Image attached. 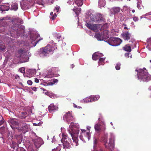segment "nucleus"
I'll list each match as a JSON object with an SVG mask.
<instances>
[{
  "instance_id": "obj_1",
  "label": "nucleus",
  "mask_w": 151,
  "mask_h": 151,
  "mask_svg": "<svg viewBox=\"0 0 151 151\" xmlns=\"http://www.w3.org/2000/svg\"><path fill=\"white\" fill-rule=\"evenodd\" d=\"M68 131L73 140L72 145L74 146H77L78 145V137L79 131V129L74 125V123L71 122L69 126Z\"/></svg>"
},
{
  "instance_id": "obj_2",
  "label": "nucleus",
  "mask_w": 151,
  "mask_h": 151,
  "mask_svg": "<svg viewBox=\"0 0 151 151\" xmlns=\"http://www.w3.org/2000/svg\"><path fill=\"white\" fill-rule=\"evenodd\" d=\"M54 48L50 45H48L45 47L40 49L39 51V55L40 57H44L48 56L49 54L53 53Z\"/></svg>"
},
{
  "instance_id": "obj_3",
  "label": "nucleus",
  "mask_w": 151,
  "mask_h": 151,
  "mask_svg": "<svg viewBox=\"0 0 151 151\" xmlns=\"http://www.w3.org/2000/svg\"><path fill=\"white\" fill-rule=\"evenodd\" d=\"M137 72V76L139 79L142 80L143 81H147L151 80V77L148 75V73L145 69L136 70Z\"/></svg>"
},
{
  "instance_id": "obj_4",
  "label": "nucleus",
  "mask_w": 151,
  "mask_h": 151,
  "mask_svg": "<svg viewBox=\"0 0 151 151\" xmlns=\"http://www.w3.org/2000/svg\"><path fill=\"white\" fill-rule=\"evenodd\" d=\"M24 27L22 25L15 24L12 27L11 29V33L13 34L12 32L16 33L17 36L22 35L24 32Z\"/></svg>"
},
{
  "instance_id": "obj_5",
  "label": "nucleus",
  "mask_w": 151,
  "mask_h": 151,
  "mask_svg": "<svg viewBox=\"0 0 151 151\" xmlns=\"http://www.w3.org/2000/svg\"><path fill=\"white\" fill-rule=\"evenodd\" d=\"M61 142L63 144V148L65 150L68 148L70 147V143L71 142V139L68 138L67 134H62V138Z\"/></svg>"
},
{
  "instance_id": "obj_6",
  "label": "nucleus",
  "mask_w": 151,
  "mask_h": 151,
  "mask_svg": "<svg viewBox=\"0 0 151 151\" xmlns=\"http://www.w3.org/2000/svg\"><path fill=\"white\" fill-rule=\"evenodd\" d=\"M122 42V40L120 38L114 37H111L108 40V43L110 45L114 46L119 45Z\"/></svg>"
},
{
  "instance_id": "obj_7",
  "label": "nucleus",
  "mask_w": 151,
  "mask_h": 151,
  "mask_svg": "<svg viewBox=\"0 0 151 151\" xmlns=\"http://www.w3.org/2000/svg\"><path fill=\"white\" fill-rule=\"evenodd\" d=\"M110 136L108 145H107L106 143L105 144V145L106 148L112 150L114 148V136L112 134H110Z\"/></svg>"
},
{
  "instance_id": "obj_8",
  "label": "nucleus",
  "mask_w": 151,
  "mask_h": 151,
  "mask_svg": "<svg viewBox=\"0 0 151 151\" xmlns=\"http://www.w3.org/2000/svg\"><path fill=\"white\" fill-rule=\"evenodd\" d=\"M20 126L21 127H19L17 128L19 132L25 134L28 131L29 127V125L28 124L24 122H22L20 124Z\"/></svg>"
},
{
  "instance_id": "obj_9",
  "label": "nucleus",
  "mask_w": 151,
  "mask_h": 151,
  "mask_svg": "<svg viewBox=\"0 0 151 151\" xmlns=\"http://www.w3.org/2000/svg\"><path fill=\"white\" fill-rule=\"evenodd\" d=\"M8 122L12 129L15 128L17 129L19 123L16 119L11 118L8 120Z\"/></svg>"
},
{
  "instance_id": "obj_10",
  "label": "nucleus",
  "mask_w": 151,
  "mask_h": 151,
  "mask_svg": "<svg viewBox=\"0 0 151 151\" xmlns=\"http://www.w3.org/2000/svg\"><path fill=\"white\" fill-rule=\"evenodd\" d=\"M100 24H91L89 23L86 24V26L89 29L94 32H96L99 29V27Z\"/></svg>"
},
{
  "instance_id": "obj_11",
  "label": "nucleus",
  "mask_w": 151,
  "mask_h": 151,
  "mask_svg": "<svg viewBox=\"0 0 151 151\" xmlns=\"http://www.w3.org/2000/svg\"><path fill=\"white\" fill-rule=\"evenodd\" d=\"M63 119L66 120L68 122H70L73 120V117L72 114L69 112L65 113L63 116Z\"/></svg>"
},
{
  "instance_id": "obj_12",
  "label": "nucleus",
  "mask_w": 151,
  "mask_h": 151,
  "mask_svg": "<svg viewBox=\"0 0 151 151\" xmlns=\"http://www.w3.org/2000/svg\"><path fill=\"white\" fill-rule=\"evenodd\" d=\"M122 38L124 40L128 41L130 39L131 35L129 32L126 31L121 34Z\"/></svg>"
},
{
  "instance_id": "obj_13",
  "label": "nucleus",
  "mask_w": 151,
  "mask_h": 151,
  "mask_svg": "<svg viewBox=\"0 0 151 151\" xmlns=\"http://www.w3.org/2000/svg\"><path fill=\"white\" fill-rule=\"evenodd\" d=\"M91 20L92 21L99 23V21H104L105 19L102 15L99 14L96 17L95 19H91Z\"/></svg>"
},
{
  "instance_id": "obj_14",
  "label": "nucleus",
  "mask_w": 151,
  "mask_h": 151,
  "mask_svg": "<svg viewBox=\"0 0 151 151\" xmlns=\"http://www.w3.org/2000/svg\"><path fill=\"white\" fill-rule=\"evenodd\" d=\"M120 9L119 7H114L110 9V12L111 14L115 15L119 13Z\"/></svg>"
},
{
  "instance_id": "obj_15",
  "label": "nucleus",
  "mask_w": 151,
  "mask_h": 151,
  "mask_svg": "<svg viewBox=\"0 0 151 151\" xmlns=\"http://www.w3.org/2000/svg\"><path fill=\"white\" fill-rule=\"evenodd\" d=\"M42 142L41 140H36L34 141V145L35 147L38 149L42 144Z\"/></svg>"
},
{
  "instance_id": "obj_16",
  "label": "nucleus",
  "mask_w": 151,
  "mask_h": 151,
  "mask_svg": "<svg viewBox=\"0 0 151 151\" xmlns=\"http://www.w3.org/2000/svg\"><path fill=\"white\" fill-rule=\"evenodd\" d=\"M58 107L55 106L53 104H51L48 106V109L50 113H52L53 111L57 110Z\"/></svg>"
},
{
  "instance_id": "obj_17",
  "label": "nucleus",
  "mask_w": 151,
  "mask_h": 151,
  "mask_svg": "<svg viewBox=\"0 0 151 151\" xmlns=\"http://www.w3.org/2000/svg\"><path fill=\"white\" fill-rule=\"evenodd\" d=\"M103 55L102 53H99L98 52H95L92 55V59L93 60H96L100 58L101 56H103Z\"/></svg>"
},
{
  "instance_id": "obj_18",
  "label": "nucleus",
  "mask_w": 151,
  "mask_h": 151,
  "mask_svg": "<svg viewBox=\"0 0 151 151\" xmlns=\"http://www.w3.org/2000/svg\"><path fill=\"white\" fill-rule=\"evenodd\" d=\"M95 37L98 40L101 41L103 40V36L101 33L100 32L96 33Z\"/></svg>"
},
{
  "instance_id": "obj_19",
  "label": "nucleus",
  "mask_w": 151,
  "mask_h": 151,
  "mask_svg": "<svg viewBox=\"0 0 151 151\" xmlns=\"http://www.w3.org/2000/svg\"><path fill=\"white\" fill-rule=\"evenodd\" d=\"M24 52V50L22 48L19 49L16 54V56L18 58L21 57L22 55Z\"/></svg>"
},
{
  "instance_id": "obj_20",
  "label": "nucleus",
  "mask_w": 151,
  "mask_h": 151,
  "mask_svg": "<svg viewBox=\"0 0 151 151\" xmlns=\"http://www.w3.org/2000/svg\"><path fill=\"white\" fill-rule=\"evenodd\" d=\"M82 134H84V135H86V136L85 137V138H87L89 140L90 139L91 137V133L90 131L88 132H86V130L84 129L81 130Z\"/></svg>"
},
{
  "instance_id": "obj_21",
  "label": "nucleus",
  "mask_w": 151,
  "mask_h": 151,
  "mask_svg": "<svg viewBox=\"0 0 151 151\" xmlns=\"http://www.w3.org/2000/svg\"><path fill=\"white\" fill-rule=\"evenodd\" d=\"M73 10L77 16L78 17L81 13V9L80 8H76L75 7V8L73 9Z\"/></svg>"
},
{
  "instance_id": "obj_22",
  "label": "nucleus",
  "mask_w": 151,
  "mask_h": 151,
  "mask_svg": "<svg viewBox=\"0 0 151 151\" xmlns=\"http://www.w3.org/2000/svg\"><path fill=\"white\" fill-rule=\"evenodd\" d=\"M123 49L124 50L127 52H130L131 51V47L129 44L125 45L123 47Z\"/></svg>"
},
{
  "instance_id": "obj_23",
  "label": "nucleus",
  "mask_w": 151,
  "mask_h": 151,
  "mask_svg": "<svg viewBox=\"0 0 151 151\" xmlns=\"http://www.w3.org/2000/svg\"><path fill=\"white\" fill-rule=\"evenodd\" d=\"M18 5L17 3H13L11 5V9L16 11L18 8Z\"/></svg>"
},
{
  "instance_id": "obj_24",
  "label": "nucleus",
  "mask_w": 151,
  "mask_h": 151,
  "mask_svg": "<svg viewBox=\"0 0 151 151\" xmlns=\"http://www.w3.org/2000/svg\"><path fill=\"white\" fill-rule=\"evenodd\" d=\"M92 96H90L89 97H87L84 99V101L85 102H91L93 101V99H92Z\"/></svg>"
},
{
  "instance_id": "obj_25",
  "label": "nucleus",
  "mask_w": 151,
  "mask_h": 151,
  "mask_svg": "<svg viewBox=\"0 0 151 151\" xmlns=\"http://www.w3.org/2000/svg\"><path fill=\"white\" fill-rule=\"evenodd\" d=\"M27 114V113L25 111L22 112L21 113L19 118L21 119H24L26 117V115Z\"/></svg>"
},
{
  "instance_id": "obj_26",
  "label": "nucleus",
  "mask_w": 151,
  "mask_h": 151,
  "mask_svg": "<svg viewBox=\"0 0 151 151\" xmlns=\"http://www.w3.org/2000/svg\"><path fill=\"white\" fill-rule=\"evenodd\" d=\"M100 126L101 125L100 124H95L94 126L95 130L98 132H99L101 130Z\"/></svg>"
},
{
  "instance_id": "obj_27",
  "label": "nucleus",
  "mask_w": 151,
  "mask_h": 151,
  "mask_svg": "<svg viewBox=\"0 0 151 151\" xmlns=\"http://www.w3.org/2000/svg\"><path fill=\"white\" fill-rule=\"evenodd\" d=\"M0 6V8L2 9L1 10L4 11L5 10H8L10 8L9 6L5 5H1Z\"/></svg>"
},
{
  "instance_id": "obj_28",
  "label": "nucleus",
  "mask_w": 151,
  "mask_h": 151,
  "mask_svg": "<svg viewBox=\"0 0 151 151\" xmlns=\"http://www.w3.org/2000/svg\"><path fill=\"white\" fill-rule=\"evenodd\" d=\"M75 2L78 6H81L83 4L82 0H75Z\"/></svg>"
},
{
  "instance_id": "obj_29",
  "label": "nucleus",
  "mask_w": 151,
  "mask_h": 151,
  "mask_svg": "<svg viewBox=\"0 0 151 151\" xmlns=\"http://www.w3.org/2000/svg\"><path fill=\"white\" fill-rule=\"evenodd\" d=\"M7 131L6 129L3 127L0 128V133L2 134L5 133Z\"/></svg>"
},
{
  "instance_id": "obj_30",
  "label": "nucleus",
  "mask_w": 151,
  "mask_h": 151,
  "mask_svg": "<svg viewBox=\"0 0 151 151\" xmlns=\"http://www.w3.org/2000/svg\"><path fill=\"white\" fill-rule=\"evenodd\" d=\"M50 14L51 16L50 17V18L52 19V20L55 19L56 17L57 14H56L54 13L53 15V13L52 12H50Z\"/></svg>"
},
{
  "instance_id": "obj_31",
  "label": "nucleus",
  "mask_w": 151,
  "mask_h": 151,
  "mask_svg": "<svg viewBox=\"0 0 151 151\" xmlns=\"http://www.w3.org/2000/svg\"><path fill=\"white\" fill-rule=\"evenodd\" d=\"M17 139L19 140V143H20L22 141V137L21 136L18 135H15Z\"/></svg>"
},
{
  "instance_id": "obj_32",
  "label": "nucleus",
  "mask_w": 151,
  "mask_h": 151,
  "mask_svg": "<svg viewBox=\"0 0 151 151\" xmlns=\"http://www.w3.org/2000/svg\"><path fill=\"white\" fill-rule=\"evenodd\" d=\"M92 99H93V101H95L98 100L100 98V96L98 95H96L95 96H92Z\"/></svg>"
},
{
  "instance_id": "obj_33",
  "label": "nucleus",
  "mask_w": 151,
  "mask_h": 151,
  "mask_svg": "<svg viewBox=\"0 0 151 151\" xmlns=\"http://www.w3.org/2000/svg\"><path fill=\"white\" fill-rule=\"evenodd\" d=\"M6 48V46L4 45H0V52H3L4 51Z\"/></svg>"
},
{
  "instance_id": "obj_34",
  "label": "nucleus",
  "mask_w": 151,
  "mask_h": 151,
  "mask_svg": "<svg viewBox=\"0 0 151 151\" xmlns=\"http://www.w3.org/2000/svg\"><path fill=\"white\" fill-rule=\"evenodd\" d=\"M18 147H17V151H26V150L23 147H19V146L18 145Z\"/></svg>"
},
{
  "instance_id": "obj_35",
  "label": "nucleus",
  "mask_w": 151,
  "mask_h": 151,
  "mask_svg": "<svg viewBox=\"0 0 151 151\" xmlns=\"http://www.w3.org/2000/svg\"><path fill=\"white\" fill-rule=\"evenodd\" d=\"M21 7L22 9L24 10L26 9L27 6L26 4H21Z\"/></svg>"
},
{
  "instance_id": "obj_36",
  "label": "nucleus",
  "mask_w": 151,
  "mask_h": 151,
  "mask_svg": "<svg viewBox=\"0 0 151 151\" xmlns=\"http://www.w3.org/2000/svg\"><path fill=\"white\" fill-rule=\"evenodd\" d=\"M7 137L9 139L11 140L12 139L13 136L12 134L9 132H8Z\"/></svg>"
},
{
  "instance_id": "obj_37",
  "label": "nucleus",
  "mask_w": 151,
  "mask_h": 151,
  "mask_svg": "<svg viewBox=\"0 0 151 151\" xmlns=\"http://www.w3.org/2000/svg\"><path fill=\"white\" fill-rule=\"evenodd\" d=\"M121 64L120 63H118L115 66V68L116 70H119L120 69Z\"/></svg>"
},
{
  "instance_id": "obj_38",
  "label": "nucleus",
  "mask_w": 151,
  "mask_h": 151,
  "mask_svg": "<svg viewBox=\"0 0 151 151\" xmlns=\"http://www.w3.org/2000/svg\"><path fill=\"white\" fill-rule=\"evenodd\" d=\"M61 150L60 146H58L56 149H54L52 150V151H60Z\"/></svg>"
},
{
  "instance_id": "obj_39",
  "label": "nucleus",
  "mask_w": 151,
  "mask_h": 151,
  "mask_svg": "<svg viewBox=\"0 0 151 151\" xmlns=\"http://www.w3.org/2000/svg\"><path fill=\"white\" fill-rule=\"evenodd\" d=\"M19 70L22 73H25V69L24 68H20Z\"/></svg>"
},
{
  "instance_id": "obj_40",
  "label": "nucleus",
  "mask_w": 151,
  "mask_h": 151,
  "mask_svg": "<svg viewBox=\"0 0 151 151\" xmlns=\"http://www.w3.org/2000/svg\"><path fill=\"white\" fill-rule=\"evenodd\" d=\"M133 20L134 21L136 22L139 19L137 17H134L133 18Z\"/></svg>"
},
{
  "instance_id": "obj_41",
  "label": "nucleus",
  "mask_w": 151,
  "mask_h": 151,
  "mask_svg": "<svg viewBox=\"0 0 151 151\" xmlns=\"http://www.w3.org/2000/svg\"><path fill=\"white\" fill-rule=\"evenodd\" d=\"M27 83L29 85H31L32 84V81L31 80H28L27 81Z\"/></svg>"
},
{
  "instance_id": "obj_42",
  "label": "nucleus",
  "mask_w": 151,
  "mask_h": 151,
  "mask_svg": "<svg viewBox=\"0 0 151 151\" xmlns=\"http://www.w3.org/2000/svg\"><path fill=\"white\" fill-rule=\"evenodd\" d=\"M4 122V120L3 118H2V119L0 121V126L2 124H3Z\"/></svg>"
},
{
  "instance_id": "obj_43",
  "label": "nucleus",
  "mask_w": 151,
  "mask_h": 151,
  "mask_svg": "<svg viewBox=\"0 0 151 151\" xmlns=\"http://www.w3.org/2000/svg\"><path fill=\"white\" fill-rule=\"evenodd\" d=\"M104 60L105 59L104 58H101L99 59V62L101 63L102 62H103Z\"/></svg>"
},
{
  "instance_id": "obj_44",
  "label": "nucleus",
  "mask_w": 151,
  "mask_h": 151,
  "mask_svg": "<svg viewBox=\"0 0 151 151\" xmlns=\"http://www.w3.org/2000/svg\"><path fill=\"white\" fill-rule=\"evenodd\" d=\"M80 138L81 140L83 141L84 142L85 141V139L83 137V136L82 134H81V135L80 136Z\"/></svg>"
},
{
  "instance_id": "obj_45",
  "label": "nucleus",
  "mask_w": 151,
  "mask_h": 151,
  "mask_svg": "<svg viewBox=\"0 0 151 151\" xmlns=\"http://www.w3.org/2000/svg\"><path fill=\"white\" fill-rule=\"evenodd\" d=\"M129 53H125L124 54V55L125 57H127V58H129Z\"/></svg>"
},
{
  "instance_id": "obj_46",
  "label": "nucleus",
  "mask_w": 151,
  "mask_h": 151,
  "mask_svg": "<svg viewBox=\"0 0 151 151\" xmlns=\"http://www.w3.org/2000/svg\"><path fill=\"white\" fill-rule=\"evenodd\" d=\"M60 9V7L59 6H58L57 7H55V10H56L57 11V12H58L59 11V10Z\"/></svg>"
},
{
  "instance_id": "obj_47",
  "label": "nucleus",
  "mask_w": 151,
  "mask_h": 151,
  "mask_svg": "<svg viewBox=\"0 0 151 151\" xmlns=\"http://www.w3.org/2000/svg\"><path fill=\"white\" fill-rule=\"evenodd\" d=\"M135 41V40L133 38H131L130 40L129 41V42H131L132 43H133Z\"/></svg>"
},
{
  "instance_id": "obj_48",
  "label": "nucleus",
  "mask_w": 151,
  "mask_h": 151,
  "mask_svg": "<svg viewBox=\"0 0 151 151\" xmlns=\"http://www.w3.org/2000/svg\"><path fill=\"white\" fill-rule=\"evenodd\" d=\"M39 80L38 79L35 78V81L36 83H38L39 82Z\"/></svg>"
},
{
  "instance_id": "obj_49",
  "label": "nucleus",
  "mask_w": 151,
  "mask_h": 151,
  "mask_svg": "<svg viewBox=\"0 0 151 151\" xmlns=\"http://www.w3.org/2000/svg\"><path fill=\"white\" fill-rule=\"evenodd\" d=\"M37 88L34 87L32 88V90L34 91H36Z\"/></svg>"
},
{
  "instance_id": "obj_50",
  "label": "nucleus",
  "mask_w": 151,
  "mask_h": 151,
  "mask_svg": "<svg viewBox=\"0 0 151 151\" xmlns=\"http://www.w3.org/2000/svg\"><path fill=\"white\" fill-rule=\"evenodd\" d=\"M53 82L54 83H56L58 82V80L56 79H54L53 80Z\"/></svg>"
},
{
  "instance_id": "obj_51",
  "label": "nucleus",
  "mask_w": 151,
  "mask_h": 151,
  "mask_svg": "<svg viewBox=\"0 0 151 151\" xmlns=\"http://www.w3.org/2000/svg\"><path fill=\"white\" fill-rule=\"evenodd\" d=\"M97 140L96 139H95L94 141V144H96L97 143Z\"/></svg>"
},
{
  "instance_id": "obj_52",
  "label": "nucleus",
  "mask_w": 151,
  "mask_h": 151,
  "mask_svg": "<svg viewBox=\"0 0 151 151\" xmlns=\"http://www.w3.org/2000/svg\"><path fill=\"white\" fill-rule=\"evenodd\" d=\"M45 94L47 95H49V93L48 92H45Z\"/></svg>"
},
{
  "instance_id": "obj_53",
  "label": "nucleus",
  "mask_w": 151,
  "mask_h": 151,
  "mask_svg": "<svg viewBox=\"0 0 151 151\" xmlns=\"http://www.w3.org/2000/svg\"><path fill=\"white\" fill-rule=\"evenodd\" d=\"M56 37H57V38L58 39H60L61 36L58 35Z\"/></svg>"
},
{
  "instance_id": "obj_54",
  "label": "nucleus",
  "mask_w": 151,
  "mask_h": 151,
  "mask_svg": "<svg viewBox=\"0 0 151 151\" xmlns=\"http://www.w3.org/2000/svg\"><path fill=\"white\" fill-rule=\"evenodd\" d=\"M73 0H69V1H68V2H67V3H69V4H70V3L71 2V1H73Z\"/></svg>"
},
{
  "instance_id": "obj_55",
  "label": "nucleus",
  "mask_w": 151,
  "mask_h": 151,
  "mask_svg": "<svg viewBox=\"0 0 151 151\" xmlns=\"http://www.w3.org/2000/svg\"><path fill=\"white\" fill-rule=\"evenodd\" d=\"M75 66V65L74 64H72L71 65V67L72 68H73Z\"/></svg>"
},
{
  "instance_id": "obj_56",
  "label": "nucleus",
  "mask_w": 151,
  "mask_h": 151,
  "mask_svg": "<svg viewBox=\"0 0 151 151\" xmlns=\"http://www.w3.org/2000/svg\"><path fill=\"white\" fill-rule=\"evenodd\" d=\"M19 20L20 21V22H18V23H20V24H22L23 23V21H21L20 19H19Z\"/></svg>"
},
{
  "instance_id": "obj_57",
  "label": "nucleus",
  "mask_w": 151,
  "mask_h": 151,
  "mask_svg": "<svg viewBox=\"0 0 151 151\" xmlns=\"http://www.w3.org/2000/svg\"><path fill=\"white\" fill-rule=\"evenodd\" d=\"M124 29H128V28L127 27H124Z\"/></svg>"
},
{
  "instance_id": "obj_58",
  "label": "nucleus",
  "mask_w": 151,
  "mask_h": 151,
  "mask_svg": "<svg viewBox=\"0 0 151 151\" xmlns=\"http://www.w3.org/2000/svg\"><path fill=\"white\" fill-rule=\"evenodd\" d=\"M40 40H38L37 41H36V45L37 44V43L38 42H39V41H40Z\"/></svg>"
},
{
  "instance_id": "obj_59",
  "label": "nucleus",
  "mask_w": 151,
  "mask_h": 151,
  "mask_svg": "<svg viewBox=\"0 0 151 151\" xmlns=\"http://www.w3.org/2000/svg\"><path fill=\"white\" fill-rule=\"evenodd\" d=\"M42 90L44 91H46V90L45 89H44V88H42Z\"/></svg>"
},
{
  "instance_id": "obj_60",
  "label": "nucleus",
  "mask_w": 151,
  "mask_h": 151,
  "mask_svg": "<svg viewBox=\"0 0 151 151\" xmlns=\"http://www.w3.org/2000/svg\"><path fill=\"white\" fill-rule=\"evenodd\" d=\"M132 12H133V13H134L135 12V10L134 9H133L132 10Z\"/></svg>"
},
{
  "instance_id": "obj_61",
  "label": "nucleus",
  "mask_w": 151,
  "mask_h": 151,
  "mask_svg": "<svg viewBox=\"0 0 151 151\" xmlns=\"http://www.w3.org/2000/svg\"><path fill=\"white\" fill-rule=\"evenodd\" d=\"M12 147L14 149H15L16 147Z\"/></svg>"
},
{
  "instance_id": "obj_62",
  "label": "nucleus",
  "mask_w": 151,
  "mask_h": 151,
  "mask_svg": "<svg viewBox=\"0 0 151 151\" xmlns=\"http://www.w3.org/2000/svg\"><path fill=\"white\" fill-rule=\"evenodd\" d=\"M107 24H104V25H103V26H107Z\"/></svg>"
},
{
  "instance_id": "obj_63",
  "label": "nucleus",
  "mask_w": 151,
  "mask_h": 151,
  "mask_svg": "<svg viewBox=\"0 0 151 151\" xmlns=\"http://www.w3.org/2000/svg\"><path fill=\"white\" fill-rule=\"evenodd\" d=\"M31 39L32 40H36V39H32V37H31Z\"/></svg>"
},
{
  "instance_id": "obj_64",
  "label": "nucleus",
  "mask_w": 151,
  "mask_h": 151,
  "mask_svg": "<svg viewBox=\"0 0 151 151\" xmlns=\"http://www.w3.org/2000/svg\"><path fill=\"white\" fill-rule=\"evenodd\" d=\"M51 3L52 4H53V1H51Z\"/></svg>"
}]
</instances>
